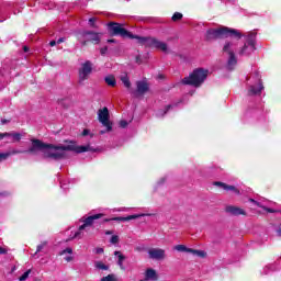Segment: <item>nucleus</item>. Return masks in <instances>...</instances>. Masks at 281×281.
Instances as JSON below:
<instances>
[{"mask_svg":"<svg viewBox=\"0 0 281 281\" xmlns=\"http://www.w3.org/2000/svg\"><path fill=\"white\" fill-rule=\"evenodd\" d=\"M173 249H175L176 251L190 254V251H191L192 248H188L186 245H176V246L173 247Z\"/></svg>","mask_w":281,"mask_h":281,"instance_id":"412c9836","label":"nucleus"},{"mask_svg":"<svg viewBox=\"0 0 281 281\" xmlns=\"http://www.w3.org/2000/svg\"><path fill=\"white\" fill-rule=\"evenodd\" d=\"M120 127L121 128H126V126H128V122H126V121H124V120H122V121H120Z\"/></svg>","mask_w":281,"mask_h":281,"instance_id":"c9c22d12","label":"nucleus"},{"mask_svg":"<svg viewBox=\"0 0 281 281\" xmlns=\"http://www.w3.org/2000/svg\"><path fill=\"white\" fill-rule=\"evenodd\" d=\"M10 157V153H0V161H5Z\"/></svg>","mask_w":281,"mask_h":281,"instance_id":"473e14b6","label":"nucleus"},{"mask_svg":"<svg viewBox=\"0 0 281 281\" xmlns=\"http://www.w3.org/2000/svg\"><path fill=\"white\" fill-rule=\"evenodd\" d=\"M64 144L67 145H55L45 143L38 138H32L31 146L23 153H26L27 155H38V153H42L43 159H53V161H60V159H65V157H67L65 151L76 153L77 155H80L81 153H89L91 150L95 153V149L91 148L90 145L78 146L76 140L65 139Z\"/></svg>","mask_w":281,"mask_h":281,"instance_id":"f257e3e1","label":"nucleus"},{"mask_svg":"<svg viewBox=\"0 0 281 281\" xmlns=\"http://www.w3.org/2000/svg\"><path fill=\"white\" fill-rule=\"evenodd\" d=\"M227 66L229 69H234L236 65L238 64V59H236V54L234 52H231L228 55Z\"/></svg>","mask_w":281,"mask_h":281,"instance_id":"f3484780","label":"nucleus"},{"mask_svg":"<svg viewBox=\"0 0 281 281\" xmlns=\"http://www.w3.org/2000/svg\"><path fill=\"white\" fill-rule=\"evenodd\" d=\"M225 212L232 216H247V212L245 210L234 205L226 206Z\"/></svg>","mask_w":281,"mask_h":281,"instance_id":"9d476101","label":"nucleus"},{"mask_svg":"<svg viewBox=\"0 0 281 281\" xmlns=\"http://www.w3.org/2000/svg\"><path fill=\"white\" fill-rule=\"evenodd\" d=\"M97 21H98L97 18H90V19H89V25H90V27H98V25L95 24Z\"/></svg>","mask_w":281,"mask_h":281,"instance_id":"7c9ffc66","label":"nucleus"},{"mask_svg":"<svg viewBox=\"0 0 281 281\" xmlns=\"http://www.w3.org/2000/svg\"><path fill=\"white\" fill-rule=\"evenodd\" d=\"M262 89H265V87L262 86V80H259V86L257 88H256V86H250L248 94H250V95L261 94Z\"/></svg>","mask_w":281,"mask_h":281,"instance_id":"2eb2a0df","label":"nucleus"},{"mask_svg":"<svg viewBox=\"0 0 281 281\" xmlns=\"http://www.w3.org/2000/svg\"><path fill=\"white\" fill-rule=\"evenodd\" d=\"M66 262H71V260H74V257L72 256H68L65 258Z\"/></svg>","mask_w":281,"mask_h":281,"instance_id":"79ce46f5","label":"nucleus"},{"mask_svg":"<svg viewBox=\"0 0 281 281\" xmlns=\"http://www.w3.org/2000/svg\"><path fill=\"white\" fill-rule=\"evenodd\" d=\"M108 30L110 36H121V38H130L138 41L139 45H145V47H155L156 49H160V52H168V44L166 42H161L155 37H143L139 35H135L131 33V31L124 29V24H120L117 22L108 23Z\"/></svg>","mask_w":281,"mask_h":281,"instance_id":"f03ea898","label":"nucleus"},{"mask_svg":"<svg viewBox=\"0 0 281 281\" xmlns=\"http://www.w3.org/2000/svg\"><path fill=\"white\" fill-rule=\"evenodd\" d=\"M87 135H89V130H83L82 136H83V137H87Z\"/></svg>","mask_w":281,"mask_h":281,"instance_id":"37998d69","label":"nucleus"},{"mask_svg":"<svg viewBox=\"0 0 281 281\" xmlns=\"http://www.w3.org/2000/svg\"><path fill=\"white\" fill-rule=\"evenodd\" d=\"M114 256H117L119 258L117 265L120 269H124V260H126V256H124L120 250L114 251Z\"/></svg>","mask_w":281,"mask_h":281,"instance_id":"a211bd4d","label":"nucleus"},{"mask_svg":"<svg viewBox=\"0 0 281 281\" xmlns=\"http://www.w3.org/2000/svg\"><path fill=\"white\" fill-rule=\"evenodd\" d=\"M3 135H4V137H12V133L5 132V133H3Z\"/></svg>","mask_w":281,"mask_h":281,"instance_id":"09e8293b","label":"nucleus"},{"mask_svg":"<svg viewBox=\"0 0 281 281\" xmlns=\"http://www.w3.org/2000/svg\"><path fill=\"white\" fill-rule=\"evenodd\" d=\"M111 221H116V220H113V217L112 218H104L103 223H111Z\"/></svg>","mask_w":281,"mask_h":281,"instance_id":"c03bdc74","label":"nucleus"},{"mask_svg":"<svg viewBox=\"0 0 281 281\" xmlns=\"http://www.w3.org/2000/svg\"><path fill=\"white\" fill-rule=\"evenodd\" d=\"M229 37L240 41L243 38V33L236 29H229L227 26H222L220 29H209L205 33V41H207V43Z\"/></svg>","mask_w":281,"mask_h":281,"instance_id":"7ed1b4c3","label":"nucleus"},{"mask_svg":"<svg viewBox=\"0 0 281 281\" xmlns=\"http://www.w3.org/2000/svg\"><path fill=\"white\" fill-rule=\"evenodd\" d=\"M0 254L4 256L5 254H8V249L0 246Z\"/></svg>","mask_w":281,"mask_h":281,"instance_id":"58836bf2","label":"nucleus"},{"mask_svg":"<svg viewBox=\"0 0 281 281\" xmlns=\"http://www.w3.org/2000/svg\"><path fill=\"white\" fill-rule=\"evenodd\" d=\"M267 212H269L270 214H273V210L272 209H267Z\"/></svg>","mask_w":281,"mask_h":281,"instance_id":"603ef678","label":"nucleus"},{"mask_svg":"<svg viewBox=\"0 0 281 281\" xmlns=\"http://www.w3.org/2000/svg\"><path fill=\"white\" fill-rule=\"evenodd\" d=\"M113 234V231H105V236H111Z\"/></svg>","mask_w":281,"mask_h":281,"instance_id":"8fccbe9b","label":"nucleus"},{"mask_svg":"<svg viewBox=\"0 0 281 281\" xmlns=\"http://www.w3.org/2000/svg\"><path fill=\"white\" fill-rule=\"evenodd\" d=\"M46 246H47V241H43L42 244H40L37 246V249H36L35 254H38V252L43 251V249H45Z\"/></svg>","mask_w":281,"mask_h":281,"instance_id":"c85d7f7f","label":"nucleus"},{"mask_svg":"<svg viewBox=\"0 0 281 281\" xmlns=\"http://www.w3.org/2000/svg\"><path fill=\"white\" fill-rule=\"evenodd\" d=\"M60 43H65V37H60L58 41H57V44L60 45Z\"/></svg>","mask_w":281,"mask_h":281,"instance_id":"a18cd8bd","label":"nucleus"},{"mask_svg":"<svg viewBox=\"0 0 281 281\" xmlns=\"http://www.w3.org/2000/svg\"><path fill=\"white\" fill-rule=\"evenodd\" d=\"M108 87H115L117 85V80H115V76L110 75L104 78Z\"/></svg>","mask_w":281,"mask_h":281,"instance_id":"aec40b11","label":"nucleus"},{"mask_svg":"<svg viewBox=\"0 0 281 281\" xmlns=\"http://www.w3.org/2000/svg\"><path fill=\"white\" fill-rule=\"evenodd\" d=\"M278 235H279V236L281 235V228L278 229Z\"/></svg>","mask_w":281,"mask_h":281,"instance_id":"6e6d98bb","label":"nucleus"},{"mask_svg":"<svg viewBox=\"0 0 281 281\" xmlns=\"http://www.w3.org/2000/svg\"><path fill=\"white\" fill-rule=\"evenodd\" d=\"M140 216H146V214H134L126 217H113V221L119 223H126V221H135V218H140Z\"/></svg>","mask_w":281,"mask_h":281,"instance_id":"ddd939ff","label":"nucleus"},{"mask_svg":"<svg viewBox=\"0 0 281 281\" xmlns=\"http://www.w3.org/2000/svg\"><path fill=\"white\" fill-rule=\"evenodd\" d=\"M100 281H117L115 274H108L106 277L101 278Z\"/></svg>","mask_w":281,"mask_h":281,"instance_id":"a878e982","label":"nucleus"},{"mask_svg":"<svg viewBox=\"0 0 281 281\" xmlns=\"http://www.w3.org/2000/svg\"><path fill=\"white\" fill-rule=\"evenodd\" d=\"M109 52V47L108 46H104L100 49V54L101 56H105V54Z\"/></svg>","mask_w":281,"mask_h":281,"instance_id":"f704fd0d","label":"nucleus"},{"mask_svg":"<svg viewBox=\"0 0 281 281\" xmlns=\"http://www.w3.org/2000/svg\"><path fill=\"white\" fill-rule=\"evenodd\" d=\"M247 45L250 46L251 52L256 49V33H249L246 38Z\"/></svg>","mask_w":281,"mask_h":281,"instance_id":"dca6fc26","label":"nucleus"},{"mask_svg":"<svg viewBox=\"0 0 281 281\" xmlns=\"http://www.w3.org/2000/svg\"><path fill=\"white\" fill-rule=\"evenodd\" d=\"M110 243H111L112 245H117V243H120V236L113 235V236L111 237V239H110Z\"/></svg>","mask_w":281,"mask_h":281,"instance_id":"c756f323","label":"nucleus"},{"mask_svg":"<svg viewBox=\"0 0 281 281\" xmlns=\"http://www.w3.org/2000/svg\"><path fill=\"white\" fill-rule=\"evenodd\" d=\"M95 254H104V248H95Z\"/></svg>","mask_w":281,"mask_h":281,"instance_id":"ea45409f","label":"nucleus"},{"mask_svg":"<svg viewBox=\"0 0 281 281\" xmlns=\"http://www.w3.org/2000/svg\"><path fill=\"white\" fill-rule=\"evenodd\" d=\"M65 254H74V249L71 248H66L60 252V256H65Z\"/></svg>","mask_w":281,"mask_h":281,"instance_id":"72a5a7b5","label":"nucleus"},{"mask_svg":"<svg viewBox=\"0 0 281 281\" xmlns=\"http://www.w3.org/2000/svg\"><path fill=\"white\" fill-rule=\"evenodd\" d=\"M30 273H32V270L25 271L20 278V281H25L27 278H30Z\"/></svg>","mask_w":281,"mask_h":281,"instance_id":"cd10ccee","label":"nucleus"},{"mask_svg":"<svg viewBox=\"0 0 281 281\" xmlns=\"http://www.w3.org/2000/svg\"><path fill=\"white\" fill-rule=\"evenodd\" d=\"M74 238H82V232L81 231L76 232L75 235L72 236V239Z\"/></svg>","mask_w":281,"mask_h":281,"instance_id":"e433bc0d","label":"nucleus"},{"mask_svg":"<svg viewBox=\"0 0 281 281\" xmlns=\"http://www.w3.org/2000/svg\"><path fill=\"white\" fill-rule=\"evenodd\" d=\"M213 186H216V188H223V190H225L226 192L231 191V192H234L235 194H240V190H238V188L222 181H215L213 182Z\"/></svg>","mask_w":281,"mask_h":281,"instance_id":"9b49d317","label":"nucleus"},{"mask_svg":"<svg viewBox=\"0 0 281 281\" xmlns=\"http://www.w3.org/2000/svg\"><path fill=\"white\" fill-rule=\"evenodd\" d=\"M103 216V213L90 215L83 221V223L86 224V227H91V225H93V221H98V218H102Z\"/></svg>","mask_w":281,"mask_h":281,"instance_id":"4468645a","label":"nucleus"},{"mask_svg":"<svg viewBox=\"0 0 281 281\" xmlns=\"http://www.w3.org/2000/svg\"><path fill=\"white\" fill-rule=\"evenodd\" d=\"M207 74H210V70L205 68H195L188 77H184L181 82L189 87L199 88L207 80Z\"/></svg>","mask_w":281,"mask_h":281,"instance_id":"20e7f679","label":"nucleus"},{"mask_svg":"<svg viewBox=\"0 0 281 281\" xmlns=\"http://www.w3.org/2000/svg\"><path fill=\"white\" fill-rule=\"evenodd\" d=\"M8 123H10V120H5V119L1 120V124H8Z\"/></svg>","mask_w":281,"mask_h":281,"instance_id":"de8ad7c7","label":"nucleus"},{"mask_svg":"<svg viewBox=\"0 0 281 281\" xmlns=\"http://www.w3.org/2000/svg\"><path fill=\"white\" fill-rule=\"evenodd\" d=\"M56 43H58V42L57 41H50L49 42L50 47H55Z\"/></svg>","mask_w":281,"mask_h":281,"instance_id":"49530a36","label":"nucleus"},{"mask_svg":"<svg viewBox=\"0 0 281 281\" xmlns=\"http://www.w3.org/2000/svg\"><path fill=\"white\" fill-rule=\"evenodd\" d=\"M83 229H87V225L85 224V222L81 226H79V232H82Z\"/></svg>","mask_w":281,"mask_h":281,"instance_id":"a19ab883","label":"nucleus"},{"mask_svg":"<svg viewBox=\"0 0 281 281\" xmlns=\"http://www.w3.org/2000/svg\"><path fill=\"white\" fill-rule=\"evenodd\" d=\"M148 256L151 260H164V258H166V250L161 248H151L148 250Z\"/></svg>","mask_w":281,"mask_h":281,"instance_id":"1a4fd4ad","label":"nucleus"},{"mask_svg":"<svg viewBox=\"0 0 281 281\" xmlns=\"http://www.w3.org/2000/svg\"><path fill=\"white\" fill-rule=\"evenodd\" d=\"M121 82L124 85L126 89H128L130 91H133V89H131V78H128V75L126 74L122 75Z\"/></svg>","mask_w":281,"mask_h":281,"instance_id":"6ab92c4d","label":"nucleus"},{"mask_svg":"<svg viewBox=\"0 0 281 281\" xmlns=\"http://www.w3.org/2000/svg\"><path fill=\"white\" fill-rule=\"evenodd\" d=\"M108 43H115V40H108Z\"/></svg>","mask_w":281,"mask_h":281,"instance_id":"864d4df0","label":"nucleus"},{"mask_svg":"<svg viewBox=\"0 0 281 281\" xmlns=\"http://www.w3.org/2000/svg\"><path fill=\"white\" fill-rule=\"evenodd\" d=\"M78 74L79 82H85V80H89L90 74H93V63H91V60H86L83 64H81Z\"/></svg>","mask_w":281,"mask_h":281,"instance_id":"0eeeda50","label":"nucleus"},{"mask_svg":"<svg viewBox=\"0 0 281 281\" xmlns=\"http://www.w3.org/2000/svg\"><path fill=\"white\" fill-rule=\"evenodd\" d=\"M4 137L3 133H0V139H3Z\"/></svg>","mask_w":281,"mask_h":281,"instance_id":"5fc2aeb1","label":"nucleus"},{"mask_svg":"<svg viewBox=\"0 0 281 281\" xmlns=\"http://www.w3.org/2000/svg\"><path fill=\"white\" fill-rule=\"evenodd\" d=\"M232 45H233L232 42H226L224 44V47H223L222 52L224 54H228L229 55L231 52H234V50H232Z\"/></svg>","mask_w":281,"mask_h":281,"instance_id":"b1692460","label":"nucleus"},{"mask_svg":"<svg viewBox=\"0 0 281 281\" xmlns=\"http://www.w3.org/2000/svg\"><path fill=\"white\" fill-rule=\"evenodd\" d=\"M145 281H157L159 280V274H157V270L153 269V268H148L146 271H145Z\"/></svg>","mask_w":281,"mask_h":281,"instance_id":"f8f14e48","label":"nucleus"},{"mask_svg":"<svg viewBox=\"0 0 281 281\" xmlns=\"http://www.w3.org/2000/svg\"><path fill=\"white\" fill-rule=\"evenodd\" d=\"M181 19H183V13L181 12H175L171 16V21H173V23H177V21H181Z\"/></svg>","mask_w":281,"mask_h":281,"instance_id":"393cba45","label":"nucleus"},{"mask_svg":"<svg viewBox=\"0 0 281 281\" xmlns=\"http://www.w3.org/2000/svg\"><path fill=\"white\" fill-rule=\"evenodd\" d=\"M98 120L103 126H105L106 133H111V131H113V123L110 121L109 108L104 106L98 111Z\"/></svg>","mask_w":281,"mask_h":281,"instance_id":"423d86ee","label":"nucleus"},{"mask_svg":"<svg viewBox=\"0 0 281 281\" xmlns=\"http://www.w3.org/2000/svg\"><path fill=\"white\" fill-rule=\"evenodd\" d=\"M95 269H101V271H109V266L104 265L102 261L94 262Z\"/></svg>","mask_w":281,"mask_h":281,"instance_id":"5701e85b","label":"nucleus"},{"mask_svg":"<svg viewBox=\"0 0 281 281\" xmlns=\"http://www.w3.org/2000/svg\"><path fill=\"white\" fill-rule=\"evenodd\" d=\"M136 60H139V57H136Z\"/></svg>","mask_w":281,"mask_h":281,"instance_id":"13d9d810","label":"nucleus"},{"mask_svg":"<svg viewBox=\"0 0 281 281\" xmlns=\"http://www.w3.org/2000/svg\"><path fill=\"white\" fill-rule=\"evenodd\" d=\"M104 133H105L104 131H101V132H100L101 135H104Z\"/></svg>","mask_w":281,"mask_h":281,"instance_id":"4d7b16f0","label":"nucleus"},{"mask_svg":"<svg viewBox=\"0 0 281 281\" xmlns=\"http://www.w3.org/2000/svg\"><path fill=\"white\" fill-rule=\"evenodd\" d=\"M148 91H150V85L146 80H138L136 81V90H130V93L133 98H139V95L148 93Z\"/></svg>","mask_w":281,"mask_h":281,"instance_id":"6e6552de","label":"nucleus"},{"mask_svg":"<svg viewBox=\"0 0 281 281\" xmlns=\"http://www.w3.org/2000/svg\"><path fill=\"white\" fill-rule=\"evenodd\" d=\"M13 142H19L21 139V133H11Z\"/></svg>","mask_w":281,"mask_h":281,"instance_id":"2f4dec72","label":"nucleus"},{"mask_svg":"<svg viewBox=\"0 0 281 281\" xmlns=\"http://www.w3.org/2000/svg\"><path fill=\"white\" fill-rule=\"evenodd\" d=\"M23 52H30V47L23 46Z\"/></svg>","mask_w":281,"mask_h":281,"instance_id":"3c124183","label":"nucleus"},{"mask_svg":"<svg viewBox=\"0 0 281 281\" xmlns=\"http://www.w3.org/2000/svg\"><path fill=\"white\" fill-rule=\"evenodd\" d=\"M100 36H102V33L83 31L81 34L78 35L77 38L83 47H87L89 43H92V45H100V41H102Z\"/></svg>","mask_w":281,"mask_h":281,"instance_id":"39448f33","label":"nucleus"},{"mask_svg":"<svg viewBox=\"0 0 281 281\" xmlns=\"http://www.w3.org/2000/svg\"><path fill=\"white\" fill-rule=\"evenodd\" d=\"M249 48V45L244 44V46L239 49V56H245L247 54V49Z\"/></svg>","mask_w":281,"mask_h":281,"instance_id":"bb28decb","label":"nucleus"},{"mask_svg":"<svg viewBox=\"0 0 281 281\" xmlns=\"http://www.w3.org/2000/svg\"><path fill=\"white\" fill-rule=\"evenodd\" d=\"M171 109H172V105L170 104L166 105L162 115H166V113H168V111H170Z\"/></svg>","mask_w":281,"mask_h":281,"instance_id":"4c0bfd02","label":"nucleus"},{"mask_svg":"<svg viewBox=\"0 0 281 281\" xmlns=\"http://www.w3.org/2000/svg\"><path fill=\"white\" fill-rule=\"evenodd\" d=\"M190 254H192L193 256H198L199 258H205V256H207L206 251L196 250L194 248H191Z\"/></svg>","mask_w":281,"mask_h":281,"instance_id":"4be33fe9","label":"nucleus"}]
</instances>
